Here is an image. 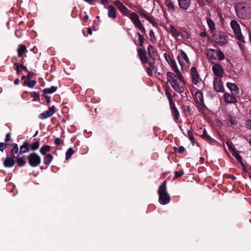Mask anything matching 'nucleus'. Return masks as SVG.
<instances>
[{"label":"nucleus","instance_id":"obj_22","mask_svg":"<svg viewBox=\"0 0 251 251\" xmlns=\"http://www.w3.org/2000/svg\"><path fill=\"white\" fill-rule=\"evenodd\" d=\"M108 16L109 18L115 19L116 18V9L112 5H109L108 7Z\"/></svg>","mask_w":251,"mask_h":251},{"label":"nucleus","instance_id":"obj_43","mask_svg":"<svg viewBox=\"0 0 251 251\" xmlns=\"http://www.w3.org/2000/svg\"><path fill=\"white\" fill-rule=\"evenodd\" d=\"M28 87L32 88L36 84V81L34 80H29L25 82Z\"/></svg>","mask_w":251,"mask_h":251},{"label":"nucleus","instance_id":"obj_42","mask_svg":"<svg viewBox=\"0 0 251 251\" xmlns=\"http://www.w3.org/2000/svg\"><path fill=\"white\" fill-rule=\"evenodd\" d=\"M40 146V143L39 141H36L31 146V149L32 151H35L37 150Z\"/></svg>","mask_w":251,"mask_h":251},{"label":"nucleus","instance_id":"obj_62","mask_svg":"<svg viewBox=\"0 0 251 251\" xmlns=\"http://www.w3.org/2000/svg\"><path fill=\"white\" fill-rule=\"evenodd\" d=\"M88 33L89 34H90V35H92V30L91 29V28H88Z\"/></svg>","mask_w":251,"mask_h":251},{"label":"nucleus","instance_id":"obj_2","mask_svg":"<svg viewBox=\"0 0 251 251\" xmlns=\"http://www.w3.org/2000/svg\"><path fill=\"white\" fill-rule=\"evenodd\" d=\"M237 16L241 19L248 18L251 14V7L248 3H238L235 6Z\"/></svg>","mask_w":251,"mask_h":251},{"label":"nucleus","instance_id":"obj_5","mask_svg":"<svg viewBox=\"0 0 251 251\" xmlns=\"http://www.w3.org/2000/svg\"><path fill=\"white\" fill-rule=\"evenodd\" d=\"M230 25L234 31V33L236 38L239 41L245 43L244 37L242 35L239 24L237 21L232 20L230 23Z\"/></svg>","mask_w":251,"mask_h":251},{"label":"nucleus","instance_id":"obj_25","mask_svg":"<svg viewBox=\"0 0 251 251\" xmlns=\"http://www.w3.org/2000/svg\"><path fill=\"white\" fill-rule=\"evenodd\" d=\"M29 151V144L25 142L20 147L19 154L26 153Z\"/></svg>","mask_w":251,"mask_h":251},{"label":"nucleus","instance_id":"obj_16","mask_svg":"<svg viewBox=\"0 0 251 251\" xmlns=\"http://www.w3.org/2000/svg\"><path fill=\"white\" fill-rule=\"evenodd\" d=\"M178 4L180 8L187 10L191 4V0H177Z\"/></svg>","mask_w":251,"mask_h":251},{"label":"nucleus","instance_id":"obj_64","mask_svg":"<svg viewBox=\"0 0 251 251\" xmlns=\"http://www.w3.org/2000/svg\"><path fill=\"white\" fill-rule=\"evenodd\" d=\"M88 16L87 15H85L83 17V21H86L88 20Z\"/></svg>","mask_w":251,"mask_h":251},{"label":"nucleus","instance_id":"obj_49","mask_svg":"<svg viewBox=\"0 0 251 251\" xmlns=\"http://www.w3.org/2000/svg\"><path fill=\"white\" fill-rule=\"evenodd\" d=\"M151 40H155L154 32L152 30H150L149 33Z\"/></svg>","mask_w":251,"mask_h":251},{"label":"nucleus","instance_id":"obj_20","mask_svg":"<svg viewBox=\"0 0 251 251\" xmlns=\"http://www.w3.org/2000/svg\"><path fill=\"white\" fill-rule=\"evenodd\" d=\"M236 95H233V94H230L227 93H226L224 94L225 101L226 103H234L236 101V99L235 96Z\"/></svg>","mask_w":251,"mask_h":251},{"label":"nucleus","instance_id":"obj_8","mask_svg":"<svg viewBox=\"0 0 251 251\" xmlns=\"http://www.w3.org/2000/svg\"><path fill=\"white\" fill-rule=\"evenodd\" d=\"M214 40L219 45L223 46L227 43L228 35L224 32H220L217 35H213Z\"/></svg>","mask_w":251,"mask_h":251},{"label":"nucleus","instance_id":"obj_55","mask_svg":"<svg viewBox=\"0 0 251 251\" xmlns=\"http://www.w3.org/2000/svg\"><path fill=\"white\" fill-rule=\"evenodd\" d=\"M185 151V148L183 146H180L178 149V152L180 153H182Z\"/></svg>","mask_w":251,"mask_h":251},{"label":"nucleus","instance_id":"obj_37","mask_svg":"<svg viewBox=\"0 0 251 251\" xmlns=\"http://www.w3.org/2000/svg\"><path fill=\"white\" fill-rule=\"evenodd\" d=\"M136 34L139 41V46L143 47L144 43V38L139 32H137Z\"/></svg>","mask_w":251,"mask_h":251},{"label":"nucleus","instance_id":"obj_54","mask_svg":"<svg viewBox=\"0 0 251 251\" xmlns=\"http://www.w3.org/2000/svg\"><path fill=\"white\" fill-rule=\"evenodd\" d=\"M227 146L228 147V149L229 151L232 152V153L235 151L233 148L231 147V145L229 143H226Z\"/></svg>","mask_w":251,"mask_h":251},{"label":"nucleus","instance_id":"obj_44","mask_svg":"<svg viewBox=\"0 0 251 251\" xmlns=\"http://www.w3.org/2000/svg\"><path fill=\"white\" fill-rule=\"evenodd\" d=\"M163 55L166 61L167 62L168 64L170 63V62H171V61L174 59L169 54L167 53H164Z\"/></svg>","mask_w":251,"mask_h":251},{"label":"nucleus","instance_id":"obj_21","mask_svg":"<svg viewBox=\"0 0 251 251\" xmlns=\"http://www.w3.org/2000/svg\"><path fill=\"white\" fill-rule=\"evenodd\" d=\"M169 29L172 36L175 38L181 35L180 31L176 29L173 25H169Z\"/></svg>","mask_w":251,"mask_h":251},{"label":"nucleus","instance_id":"obj_26","mask_svg":"<svg viewBox=\"0 0 251 251\" xmlns=\"http://www.w3.org/2000/svg\"><path fill=\"white\" fill-rule=\"evenodd\" d=\"M165 4L168 7L169 11L174 12L176 10L175 6L171 0H166Z\"/></svg>","mask_w":251,"mask_h":251},{"label":"nucleus","instance_id":"obj_39","mask_svg":"<svg viewBox=\"0 0 251 251\" xmlns=\"http://www.w3.org/2000/svg\"><path fill=\"white\" fill-rule=\"evenodd\" d=\"M201 136L202 138L205 139L208 142H211L212 140V138L207 135L205 129H204L203 131V134Z\"/></svg>","mask_w":251,"mask_h":251},{"label":"nucleus","instance_id":"obj_4","mask_svg":"<svg viewBox=\"0 0 251 251\" xmlns=\"http://www.w3.org/2000/svg\"><path fill=\"white\" fill-rule=\"evenodd\" d=\"M177 59L182 72L185 71L190 64L189 58L186 53L181 49L178 50Z\"/></svg>","mask_w":251,"mask_h":251},{"label":"nucleus","instance_id":"obj_31","mask_svg":"<svg viewBox=\"0 0 251 251\" xmlns=\"http://www.w3.org/2000/svg\"><path fill=\"white\" fill-rule=\"evenodd\" d=\"M56 87L52 86L50 88L44 89L43 91L45 94H52L55 92L56 91Z\"/></svg>","mask_w":251,"mask_h":251},{"label":"nucleus","instance_id":"obj_50","mask_svg":"<svg viewBox=\"0 0 251 251\" xmlns=\"http://www.w3.org/2000/svg\"><path fill=\"white\" fill-rule=\"evenodd\" d=\"M5 141L6 142H8V141H10V142H12V140L11 138V135H10V133H7V134L6 135Z\"/></svg>","mask_w":251,"mask_h":251},{"label":"nucleus","instance_id":"obj_53","mask_svg":"<svg viewBox=\"0 0 251 251\" xmlns=\"http://www.w3.org/2000/svg\"><path fill=\"white\" fill-rule=\"evenodd\" d=\"M175 174L176 177H178L182 176L183 174V173L181 171L175 172Z\"/></svg>","mask_w":251,"mask_h":251},{"label":"nucleus","instance_id":"obj_27","mask_svg":"<svg viewBox=\"0 0 251 251\" xmlns=\"http://www.w3.org/2000/svg\"><path fill=\"white\" fill-rule=\"evenodd\" d=\"M169 65L171 67L172 70L175 73H178V72H180L179 69L177 68L176 63L174 59H173L171 62L169 63Z\"/></svg>","mask_w":251,"mask_h":251},{"label":"nucleus","instance_id":"obj_41","mask_svg":"<svg viewBox=\"0 0 251 251\" xmlns=\"http://www.w3.org/2000/svg\"><path fill=\"white\" fill-rule=\"evenodd\" d=\"M187 134L188 135V137L190 141H191L192 144L194 146V137L193 134V131L192 130H188L187 131Z\"/></svg>","mask_w":251,"mask_h":251},{"label":"nucleus","instance_id":"obj_60","mask_svg":"<svg viewBox=\"0 0 251 251\" xmlns=\"http://www.w3.org/2000/svg\"><path fill=\"white\" fill-rule=\"evenodd\" d=\"M100 2L103 5H106L108 4L107 0H100Z\"/></svg>","mask_w":251,"mask_h":251},{"label":"nucleus","instance_id":"obj_7","mask_svg":"<svg viewBox=\"0 0 251 251\" xmlns=\"http://www.w3.org/2000/svg\"><path fill=\"white\" fill-rule=\"evenodd\" d=\"M28 161L30 166L35 167L41 163V157L36 153H31L27 156Z\"/></svg>","mask_w":251,"mask_h":251},{"label":"nucleus","instance_id":"obj_59","mask_svg":"<svg viewBox=\"0 0 251 251\" xmlns=\"http://www.w3.org/2000/svg\"><path fill=\"white\" fill-rule=\"evenodd\" d=\"M20 68H22L26 72H28V70H27L26 66H24L23 65H20Z\"/></svg>","mask_w":251,"mask_h":251},{"label":"nucleus","instance_id":"obj_30","mask_svg":"<svg viewBox=\"0 0 251 251\" xmlns=\"http://www.w3.org/2000/svg\"><path fill=\"white\" fill-rule=\"evenodd\" d=\"M26 50V48L25 45H20L18 49V55L19 57H21Z\"/></svg>","mask_w":251,"mask_h":251},{"label":"nucleus","instance_id":"obj_23","mask_svg":"<svg viewBox=\"0 0 251 251\" xmlns=\"http://www.w3.org/2000/svg\"><path fill=\"white\" fill-rule=\"evenodd\" d=\"M206 22L208 25L210 33L211 34H214L216 31V28L214 22L212 19L210 18H207Z\"/></svg>","mask_w":251,"mask_h":251},{"label":"nucleus","instance_id":"obj_10","mask_svg":"<svg viewBox=\"0 0 251 251\" xmlns=\"http://www.w3.org/2000/svg\"><path fill=\"white\" fill-rule=\"evenodd\" d=\"M191 75L193 83L196 85L200 84L202 82V79L198 75L197 70L195 67H192L191 69Z\"/></svg>","mask_w":251,"mask_h":251},{"label":"nucleus","instance_id":"obj_1","mask_svg":"<svg viewBox=\"0 0 251 251\" xmlns=\"http://www.w3.org/2000/svg\"><path fill=\"white\" fill-rule=\"evenodd\" d=\"M168 81L173 89L178 93L184 92L185 88V83L180 72L173 73L171 72L167 73Z\"/></svg>","mask_w":251,"mask_h":251},{"label":"nucleus","instance_id":"obj_57","mask_svg":"<svg viewBox=\"0 0 251 251\" xmlns=\"http://www.w3.org/2000/svg\"><path fill=\"white\" fill-rule=\"evenodd\" d=\"M14 66H15V67H16V71H17V73H18V74H19V72H20V71H19V68H20V65H19V64H18V63H15V64H14Z\"/></svg>","mask_w":251,"mask_h":251},{"label":"nucleus","instance_id":"obj_33","mask_svg":"<svg viewBox=\"0 0 251 251\" xmlns=\"http://www.w3.org/2000/svg\"><path fill=\"white\" fill-rule=\"evenodd\" d=\"M52 156L50 154H47L44 158V163L47 165H48L52 159Z\"/></svg>","mask_w":251,"mask_h":251},{"label":"nucleus","instance_id":"obj_56","mask_svg":"<svg viewBox=\"0 0 251 251\" xmlns=\"http://www.w3.org/2000/svg\"><path fill=\"white\" fill-rule=\"evenodd\" d=\"M200 36L202 38L206 37L207 34H206L205 31L204 30V31H202L201 32V33L200 34Z\"/></svg>","mask_w":251,"mask_h":251},{"label":"nucleus","instance_id":"obj_14","mask_svg":"<svg viewBox=\"0 0 251 251\" xmlns=\"http://www.w3.org/2000/svg\"><path fill=\"white\" fill-rule=\"evenodd\" d=\"M137 52L138 55L142 64H145L147 63L148 60L146 50L142 48H139L138 49Z\"/></svg>","mask_w":251,"mask_h":251},{"label":"nucleus","instance_id":"obj_13","mask_svg":"<svg viewBox=\"0 0 251 251\" xmlns=\"http://www.w3.org/2000/svg\"><path fill=\"white\" fill-rule=\"evenodd\" d=\"M212 69L214 75L217 76V77L221 78L222 77L224 72L221 65L216 64L212 66Z\"/></svg>","mask_w":251,"mask_h":251},{"label":"nucleus","instance_id":"obj_35","mask_svg":"<svg viewBox=\"0 0 251 251\" xmlns=\"http://www.w3.org/2000/svg\"><path fill=\"white\" fill-rule=\"evenodd\" d=\"M25 163L26 161L24 156L19 157L17 159V164L20 167L24 166L25 165Z\"/></svg>","mask_w":251,"mask_h":251},{"label":"nucleus","instance_id":"obj_11","mask_svg":"<svg viewBox=\"0 0 251 251\" xmlns=\"http://www.w3.org/2000/svg\"><path fill=\"white\" fill-rule=\"evenodd\" d=\"M55 106H52L49 108L48 110L40 114L39 115V118L43 120L51 117L55 112Z\"/></svg>","mask_w":251,"mask_h":251},{"label":"nucleus","instance_id":"obj_34","mask_svg":"<svg viewBox=\"0 0 251 251\" xmlns=\"http://www.w3.org/2000/svg\"><path fill=\"white\" fill-rule=\"evenodd\" d=\"M165 95L169 101V104L174 102L173 101L172 94L169 88L166 89Z\"/></svg>","mask_w":251,"mask_h":251},{"label":"nucleus","instance_id":"obj_47","mask_svg":"<svg viewBox=\"0 0 251 251\" xmlns=\"http://www.w3.org/2000/svg\"><path fill=\"white\" fill-rule=\"evenodd\" d=\"M140 15L146 19L149 15H148L145 11H141L139 12Z\"/></svg>","mask_w":251,"mask_h":251},{"label":"nucleus","instance_id":"obj_61","mask_svg":"<svg viewBox=\"0 0 251 251\" xmlns=\"http://www.w3.org/2000/svg\"><path fill=\"white\" fill-rule=\"evenodd\" d=\"M14 82L15 85H18L20 83V80L19 79V78H16Z\"/></svg>","mask_w":251,"mask_h":251},{"label":"nucleus","instance_id":"obj_36","mask_svg":"<svg viewBox=\"0 0 251 251\" xmlns=\"http://www.w3.org/2000/svg\"><path fill=\"white\" fill-rule=\"evenodd\" d=\"M74 153V151L72 148H69L66 152V159L69 160Z\"/></svg>","mask_w":251,"mask_h":251},{"label":"nucleus","instance_id":"obj_58","mask_svg":"<svg viewBox=\"0 0 251 251\" xmlns=\"http://www.w3.org/2000/svg\"><path fill=\"white\" fill-rule=\"evenodd\" d=\"M5 149V144L3 143H0V151H3Z\"/></svg>","mask_w":251,"mask_h":251},{"label":"nucleus","instance_id":"obj_28","mask_svg":"<svg viewBox=\"0 0 251 251\" xmlns=\"http://www.w3.org/2000/svg\"><path fill=\"white\" fill-rule=\"evenodd\" d=\"M148 52L151 58L154 59V57H155V54L156 53V50L154 47L151 45H149L148 48Z\"/></svg>","mask_w":251,"mask_h":251},{"label":"nucleus","instance_id":"obj_6","mask_svg":"<svg viewBox=\"0 0 251 251\" xmlns=\"http://www.w3.org/2000/svg\"><path fill=\"white\" fill-rule=\"evenodd\" d=\"M126 16L128 17L131 20L135 26L137 27L141 31L145 32L146 29L140 22L139 16L136 13L134 12L130 13L129 12L128 15Z\"/></svg>","mask_w":251,"mask_h":251},{"label":"nucleus","instance_id":"obj_63","mask_svg":"<svg viewBox=\"0 0 251 251\" xmlns=\"http://www.w3.org/2000/svg\"><path fill=\"white\" fill-rule=\"evenodd\" d=\"M46 102L47 103H49L50 102V98L49 97L46 96Z\"/></svg>","mask_w":251,"mask_h":251},{"label":"nucleus","instance_id":"obj_45","mask_svg":"<svg viewBox=\"0 0 251 251\" xmlns=\"http://www.w3.org/2000/svg\"><path fill=\"white\" fill-rule=\"evenodd\" d=\"M217 53H218V54H217V58H218L220 60H224L225 58V55L223 53V52L222 51L220 50V51H217Z\"/></svg>","mask_w":251,"mask_h":251},{"label":"nucleus","instance_id":"obj_24","mask_svg":"<svg viewBox=\"0 0 251 251\" xmlns=\"http://www.w3.org/2000/svg\"><path fill=\"white\" fill-rule=\"evenodd\" d=\"M14 164V159L12 157H6L3 162L4 166L7 168L13 167Z\"/></svg>","mask_w":251,"mask_h":251},{"label":"nucleus","instance_id":"obj_38","mask_svg":"<svg viewBox=\"0 0 251 251\" xmlns=\"http://www.w3.org/2000/svg\"><path fill=\"white\" fill-rule=\"evenodd\" d=\"M147 63L149 65V68L152 69L154 70L156 68L155 66V62L154 59H152V60H150L149 61H148Z\"/></svg>","mask_w":251,"mask_h":251},{"label":"nucleus","instance_id":"obj_3","mask_svg":"<svg viewBox=\"0 0 251 251\" xmlns=\"http://www.w3.org/2000/svg\"><path fill=\"white\" fill-rule=\"evenodd\" d=\"M158 194L159 195L158 201L161 204L165 205L170 202L171 198L167 191L166 181H164L163 183L159 187Z\"/></svg>","mask_w":251,"mask_h":251},{"label":"nucleus","instance_id":"obj_40","mask_svg":"<svg viewBox=\"0 0 251 251\" xmlns=\"http://www.w3.org/2000/svg\"><path fill=\"white\" fill-rule=\"evenodd\" d=\"M232 155L236 158V159L239 162L241 163V164H243L242 158L238 153H237L236 151H234L232 153Z\"/></svg>","mask_w":251,"mask_h":251},{"label":"nucleus","instance_id":"obj_52","mask_svg":"<svg viewBox=\"0 0 251 251\" xmlns=\"http://www.w3.org/2000/svg\"><path fill=\"white\" fill-rule=\"evenodd\" d=\"M28 73L27 75L26 76V78L28 79H30L33 75H34V73L33 72H31L28 71V72H26Z\"/></svg>","mask_w":251,"mask_h":251},{"label":"nucleus","instance_id":"obj_18","mask_svg":"<svg viewBox=\"0 0 251 251\" xmlns=\"http://www.w3.org/2000/svg\"><path fill=\"white\" fill-rule=\"evenodd\" d=\"M114 2L117 7L123 12L124 15H128L129 11L122 3L119 0L115 1Z\"/></svg>","mask_w":251,"mask_h":251},{"label":"nucleus","instance_id":"obj_48","mask_svg":"<svg viewBox=\"0 0 251 251\" xmlns=\"http://www.w3.org/2000/svg\"><path fill=\"white\" fill-rule=\"evenodd\" d=\"M146 20L149 21V23L151 24L152 25H154L155 24V22L154 21L153 19L151 17H150L149 16L148 17V18L146 19Z\"/></svg>","mask_w":251,"mask_h":251},{"label":"nucleus","instance_id":"obj_15","mask_svg":"<svg viewBox=\"0 0 251 251\" xmlns=\"http://www.w3.org/2000/svg\"><path fill=\"white\" fill-rule=\"evenodd\" d=\"M170 109L171 113L174 117V119L175 121H177L180 117L179 112L175 105L174 102L170 104Z\"/></svg>","mask_w":251,"mask_h":251},{"label":"nucleus","instance_id":"obj_46","mask_svg":"<svg viewBox=\"0 0 251 251\" xmlns=\"http://www.w3.org/2000/svg\"><path fill=\"white\" fill-rule=\"evenodd\" d=\"M54 143L56 145H60L62 143V141L59 138H56L54 140Z\"/></svg>","mask_w":251,"mask_h":251},{"label":"nucleus","instance_id":"obj_17","mask_svg":"<svg viewBox=\"0 0 251 251\" xmlns=\"http://www.w3.org/2000/svg\"><path fill=\"white\" fill-rule=\"evenodd\" d=\"M217 50L214 49H210L207 50V56L210 61H215L217 58Z\"/></svg>","mask_w":251,"mask_h":251},{"label":"nucleus","instance_id":"obj_51","mask_svg":"<svg viewBox=\"0 0 251 251\" xmlns=\"http://www.w3.org/2000/svg\"><path fill=\"white\" fill-rule=\"evenodd\" d=\"M153 69L148 67L147 68V73L149 76H152Z\"/></svg>","mask_w":251,"mask_h":251},{"label":"nucleus","instance_id":"obj_12","mask_svg":"<svg viewBox=\"0 0 251 251\" xmlns=\"http://www.w3.org/2000/svg\"><path fill=\"white\" fill-rule=\"evenodd\" d=\"M214 88L217 92H223L224 91V88L220 78L215 77L213 81Z\"/></svg>","mask_w":251,"mask_h":251},{"label":"nucleus","instance_id":"obj_29","mask_svg":"<svg viewBox=\"0 0 251 251\" xmlns=\"http://www.w3.org/2000/svg\"><path fill=\"white\" fill-rule=\"evenodd\" d=\"M18 151L19 148L18 145L17 144H14L13 147L10 151L11 154L15 158H16L15 154H18Z\"/></svg>","mask_w":251,"mask_h":251},{"label":"nucleus","instance_id":"obj_32","mask_svg":"<svg viewBox=\"0 0 251 251\" xmlns=\"http://www.w3.org/2000/svg\"><path fill=\"white\" fill-rule=\"evenodd\" d=\"M50 150V147L49 145H44L42 147L40 150L41 153L43 155H45L46 153L49 151Z\"/></svg>","mask_w":251,"mask_h":251},{"label":"nucleus","instance_id":"obj_9","mask_svg":"<svg viewBox=\"0 0 251 251\" xmlns=\"http://www.w3.org/2000/svg\"><path fill=\"white\" fill-rule=\"evenodd\" d=\"M195 97L197 102L199 104L198 108L199 110L201 111H204L206 108V107L204 103L203 95L202 93L200 91L197 92L195 94Z\"/></svg>","mask_w":251,"mask_h":251},{"label":"nucleus","instance_id":"obj_19","mask_svg":"<svg viewBox=\"0 0 251 251\" xmlns=\"http://www.w3.org/2000/svg\"><path fill=\"white\" fill-rule=\"evenodd\" d=\"M226 86L230 90L231 93L235 95H237L239 93V90L238 87L234 83L227 82Z\"/></svg>","mask_w":251,"mask_h":251}]
</instances>
